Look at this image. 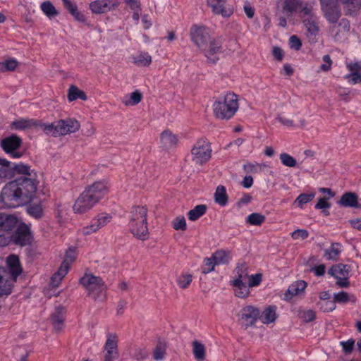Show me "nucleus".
<instances>
[{
    "label": "nucleus",
    "instance_id": "1",
    "mask_svg": "<svg viewBox=\"0 0 361 361\" xmlns=\"http://www.w3.org/2000/svg\"><path fill=\"white\" fill-rule=\"evenodd\" d=\"M36 173L31 170V175L20 177L7 183L1 190V202L11 207L26 204L34 198L38 185Z\"/></svg>",
    "mask_w": 361,
    "mask_h": 361
},
{
    "label": "nucleus",
    "instance_id": "2",
    "mask_svg": "<svg viewBox=\"0 0 361 361\" xmlns=\"http://www.w3.org/2000/svg\"><path fill=\"white\" fill-rule=\"evenodd\" d=\"M190 36L193 43L203 51L209 63L215 64L219 61L216 55L221 52V39H212L207 27L197 25L191 27Z\"/></svg>",
    "mask_w": 361,
    "mask_h": 361
},
{
    "label": "nucleus",
    "instance_id": "3",
    "mask_svg": "<svg viewBox=\"0 0 361 361\" xmlns=\"http://www.w3.org/2000/svg\"><path fill=\"white\" fill-rule=\"evenodd\" d=\"M105 180H97L89 185L75 200L73 209L75 213L84 214L91 209L107 193Z\"/></svg>",
    "mask_w": 361,
    "mask_h": 361
},
{
    "label": "nucleus",
    "instance_id": "4",
    "mask_svg": "<svg viewBox=\"0 0 361 361\" xmlns=\"http://www.w3.org/2000/svg\"><path fill=\"white\" fill-rule=\"evenodd\" d=\"M34 241V235L31 230V225L27 224L21 220L18 226L8 235H0V246L5 247L13 245L23 247L30 246Z\"/></svg>",
    "mask_w": 361,
    "mask_h": 361
},
{
    "label": "nucleus",
    "instance_id": "5",
    "mask_svg": "<svg viewBox=\"0 0 361 361\" xmlns=\"http://www.w3.org/2000/svg\"><path fill=\"white\" fill-rule=\"evenodd\" d=\"M214 113L219 119H230L238 109L237 94L227 93L221 100L216 101L213 104Z\"/></svg>",
    "mask_w": 361,
    "mask_h": 361
},
{
    "label": "nucleus",
    "instance_id": "6",
    "mask_svg": "<svg viewBox=\"0 0 361 361\" xmlns=\"http://www.w3.org/2000/svg\"><path fill=\"white\" fill-rule=\"evenodd\" d=\"M0 180L13 178L16 175H31L30 166L23 163L11 164L0 158Z\"/></svg>",
    "mask_w": 361,
    "mask_h": 361
},
{
    "label": "nucleus",
    "instance_id": "7",
    "mask_svg": "<svg viewBox=\"0 0 361 361\" xmlns=\"http://www.w3.org/2000/svg\"><path fill=\"white\" fill-rule=\"evenodd\" d=\"M80 283L87 291L88 295L94 300L97 299L98 294L107 289L105 282L99 276L93 274H85L80 279Z\"/></svg>",
    "mask_w": 361,
    "mask_h": 361
},
{
    "label": "nucleus",
    "instance_id": "8",
    "mask_svg": "<svg viewBox=\"0 0 361 361\" xmlns=\"http://www.w3.org/2000/svg\"><path fill=\"white\" fill-rule=\"evenodd\" d=\"M212 148L206 139H199L191 149L192 161L202 165L211 158Z\"/></svg>",
    "mask_w": 361,
    "mask_h": 361
},
{
    "label": "nucleus",
    "instance_id": "9",
    "mask_svg": "<svg viewBox=\"0 0 361 361\" xmlns=\"http://www.w3.org/2000/svg\"><path fill=\"white\" fill-rule=\"evenodd\" d=\"M321 9L325 18L331 24H335L341 16L338 0H319Z\"/></svg>",
    "mask_w": 361,
    "mask_h": 361
},
{
    "label": "nucleus",
    "instance_id": "10",
    "mask_svg": "<svg viewBox=\"0 0 361 361\" xmlns=\"http://www.w3.org/2000/svg\"><path fill=\"white\" fill-rule=\"evenodd\" d=\"M22 139L16 135H11L1 140V147L3 150L11 155L13 158H20L23 155V152L18 151L22 146Z\"/></svg>",
    "mask_w": 361,
    "mask_h": 361
},
{
    "label": "nucleus",
    "instance_id": "11",
    "mask_svg": "<svg viewBox=\"0 0 361 361\" xmlns=\"http://www.w3.org/2000/svg\"><path fill=\"white\" fill-rule=\"evenodd\" d=\"M260 316V311L258 308L248 305L244 307L240 312L239 322L242 326L247 329L248 327L253 326Z\"/></svg>",
    "mask_w": 361,
    "mask_h": 361
},
{
    "label": "nucleus",
    "instance_id": "12",
    "mask_svg": "<svg viewBox=\"0 0 361 361\" xmlns=\"http://www.w3.org/2000/svg\"><path fill=\"white\" fill-rule=\"evenodd\" d=\"M20 221L16 215L0 213V235H8Z\"/></svg>",
    "mask_w": 361,
    "mask_h": 361
},
{
    "label": "nucleus",
    "instance_id": "13",
    "mask_svg": "<svg viewBox=\"0 0 361 361\" xmlns=\"http://www.w3.org/2000/svg\"><path fill=\"white\" fill-rule=\"evenodd\" d=\"M111 216L106 214H100L95 217L90 225L83 227L82 233L87 235L99 231L106 226L111 220Z\"/></svg>",
    "mask_w": 361,
    "mask_h": 361
},
{
    "label": "nucleus",
    "instance_id": "14",
    "mask_svg": "<svg viewBox=\"0 0 361 361\" xmlns=\"http://www.w3.org/2000/svg\"><path fill=\"white\" fill-rule=\"evenodd\" d=\"M118 4L117 0H96L90 4V8L92 13L100 14L114 10Z\"/></svg>",
    "mask_w": 361,
    "mask_h": 361
},
{
    "label": "nucleus",
    "instance_id": "15",
    "mask_svg": "<svg viewBox=\"0 0 361 361\" xmlns=\"http://www.w3.org/2000/svg\"><path fill=\"white\" fill-rule=\"evenodd\" d=\"M56 128L59 135H65L78 131L80 125L76 119L68 118L58 121Z\"/></svg>",
    "mask_w": 361,
    "mask_h": 361
},
{
    "label": "nucleus",
    "instance_id": "16",
    "mask_svg": "<svg viewBox=\"0 0 361 361\" xmlns=\"http://www.w3.org/2000/svg\"><path fill=\"white\" fill-rule=\"evenodd\" d=\"M207 3L215 14L229 17L233 13L232 8L226 6V0H207Z\"/></svg>",
    "mask_w": 361,
    "mask_h": 361
},
{
    "label": "nucleus",
    "instance_id": "17",
    "mask_svg": "<svg viewBox=\"0 0 361 361\" xmlns=\"http://www.w3.org/2000/svg\"><path fill=\"white\" fill-rule=\"evenodd\" d=\"M337 204L343 207L361 209V203L358 202V196L353 192L343 193Z\"/></svg>",
    "mask_w": 361,
    "mask_h": 361
},
{
    "label": "nucleus",
    "instance_id": "18",
    "mask_svg": "<svg viewBox=\"0 0 361 361\" xmlns=\"http://www.w3.org/2000/svg\"><path fill=\"white\" fill-rule=\"evenodd\" d=\"M148 209L146 206H134L130 211L129 226L136 227V221H147Z\"/></svg>",
    "mask_w": 361,
    "mask_h": 361
},
{
    "label": "nucleus",
    "instance_id": "19",
    "mask_svg": "<svg viewBox=\"0 0 361 361\" xmlns=\"http://www.w3.org/2000/svg\"><path fill=\"white\" fill-rule=\"evenodd\" d=\"M117 336L114 334H109L105 343V350L106 353L104 359L106 361H112L113 359L118 357L117 352Z\"/></svg>",
    "mask_w": 361,
    "mask_h": 361
},
{
    "label": "nucleus",
    "instance_id": "20",
    "mask_svg": "<svg viewBox=\"0 0 361 361\" xmlns=\"http://www.w3.org/2000/svg\"><path fill=\"white\" fill-rule=\"evenodd\" d=\"M161 147L165 149H172L176 147L178 139L176 135L170 130H164L160 135Z\"/></svg>",
    "mask_w": 361,
    "mask_h": 361
},
{
    "label": "nucleus",
    "instance_id": "21",
    "mask_svg": "<svg viewBox=\"0 0 361 361\" xmlns=\"http://www.w3.org/2000/svg\"><path fill=\"white\" fill-rule=\"evenodd\" d=\"M66 312V308L61 305H59L56 307L55 312L51 316L54 329L57 332L61 331L64 326L63 322Z\"/></svg>",
    "mask_w": 361,
    "mask_h": 361
},
{
    "label": "nucleus",
    "instance_id": "22",
    "mask_svg": "<svg viewBox=\"0 0 361 361\" xmlns=\"http://www.w3.org/2000/svg\"><path fill=\"white\" fill-rule=\"evenodd\" d=\"M307 287V283L305 281L300 280L295 281L289 286L287 291L284 294L286 300H290L293 296L302 293Z\"/></svg>",
    "mask_w": 361,
    "mask_h": 361
},
{
    "label": "nucleus",
    "instance_id": "23",
    "mask_svg": "<svg viewBox=\"0 0 361 361\" xmlns=\"http://www.w3.org/2000/svg\"><path fill=\"white\" fill-rule=\"evenodd\" d=\"M136 227L129 226L131 233L140 240H145L149 236L147 221H136Z\"/></svg>",
    "mask_w": 361,
    "mask_h": 361
},
{
    "label": "nucleus",
    "instance_id": "24",
    "mask_svg": "<svg viewBox=\"0 0 361 361\" xmlns=\"http://www.w3.org/2000/svg\"><path fill=\"white\" fill-rule=\"evenodd\" d=\"M136 227L129 226L131 233L140 240H145L149 236L147 221H136Z\"/></svg>",
    "mask_w": 361,
    "mask_h": 361
},
{
    "label": "nucleus",
    "instance_id": "25",
    "mask_svg": "<svg viewBox=\"0 0 361 361\" xmlns=\"http://www.w3.org/2000/svg\"><path fill=\"white\" fill-rule=\"evenodd\" d=\"M350 266L348 264H338L332 266L328 271L329 274L337 279L341 278L348 279Z\"/></svg>",
    "mask_w": 361,
    "mask_h": 361
},
{
    "label": "nucleus",
    "instance_id": "26",
    "mask_svg": "<svg viewBox=\"0 0 361 361\" xmlns=\"http://www.w3.org/2000/svg\"><path fill=\"white\" fill-rule=\"evenodd\" d=\"M7 264L10 268L11 274L14 278L13 282H15L17 277L22 273V268L18 257L15 255L8 256L7 258Z\"/></svg>",
    "mask_w": 361,
    "mask_h": 361
},
{
    "label": "nucleus",
    "instance_id": "27",
    "mask_svg": "<svg viewBox=\"0 0 361 361\" xmlns=\"http://www.w3.org/2000/svg\"><path fill=\"white\" fill-rule=\"evenodd\" d=\"M231 284L235 288V295L240 298H246L250 294V286L245 281H231Z\"/></svg>",
    "mask_w": 361,
    "mask_h": 361
},
{
    "label": "nucleus",
    "instance_id": "28",
    "mask_svg": "<svg viewBox=\"0 0 361 361\" xmlns=\"http://www.w3.org/2000/svg\"><path fill=\"white\" fill-rule=\"evenodd\" d=\"M212 256L216 265L228 264L231 259V252L225 250H218Z\"/></svg>",
    "mask_w": 361,
    "mask_h": 361
},
{
    "label": "nucleus",
    "instance_id": "29",
    "mask_svg": "<svg viewBox=\"0 0 361 361\" xmlns=\"http://www.w3.org/2000/svg\"><path fill=\"white\" fill-rule=\"evenodd\" d=\"M35 119L20 118L13 121L11 124V127L16 130H25L35 128L37 123Z\"/></svg>",
    "mask_w": 361,
    "mask_h": 361
},
{
    "label": "nucleus",
    "instance_id": "30",
    "mask_svg": "<svg viewBox=\"0 0 361 361\" xmlns=\"http://www.w3.org/2000/svg\"><path fill=\"white\" fill-rule=\"evenodd\" d=\"M68 100L71 102L76 99H81L82 101H86L87 99V97L85 92L81 90H80L77 86L74 85H71L68 90L67 94Z\"/></svg>",
    "mask_w": 361,
    "mask_h": 361
},
{
    "label": "nucleus",
    "instance_id": "31",
    "mask_svg": "<svg viewBox=\"0 0 361 361\" xmlns=\"http://www.w3.org/2000/svg\"><path fill=\"white\" fill-rule=\"evenodd\" d=\"M68 271V264L66 262L61 264L59 270L51 276V285L53 287H58Z\"/></svg>",
    "mask_w": 361,
    "mask_h": 361
},
{
    "label": "nucleus",
    "instance_id": "32",
    "mask_svg": "<svg viewBox=\"0 0 361 361\" xmlns=\"http://www.w3.org/2000/svg\"><path fill=\"white\" fill-rule=\"evenodd\" d=\"M214 197L216 204L221 207L226 206L228 202V196L226 193V188L221 185L217 186Z\"/></svg>",
    "mask_w": 361,
    "mask_h": 361
},
{
    "label": "nucleus",
    "instance_id": "33",
    "mask_svg": "<svg viewBox=\"0 0 361 361\" xmlns=\"http://www.w3.org/2000/svg\"><path fill=\"white\" fill-rule=\"evenodd\" d=\"M3 270L1 267H0V298L1 297H7L12 293V289L13 286V282L4 279L1 275Z\"/></svg>",
    "mask_w": 361,
    "mask_h": 361
},
{
    "label": "nucleus",
    "instance_id": "34",
    "mask_svg": "<svg viewBox=\"0 0 361 361\" xmlns=\"http://www.w3.org/2000/svg\"><path fill=\"white\" fill-rule=\"evenodd\" d=\"M192 353L197 361H204L206 357V349L201 342L195 340L192 343Z\"/></svg>",
    "mask_w": 361,
    "mask_h": 361
},
{
    "label": "nucleus",
    "instance_id": "35",
    "mask_svg": "<svg viewBox=\"0 0 361 361\" xmlns=\"http://www.w3.org/2000/svg\"><path fill=\"white\" fill-rule=\"evenodd\" d=\"M235 279L231 281H245L249 277L248 267L245 263L239 264L234 270Z\"/></svg>",
    "mask_w": 361,
    "mask_h": 361
},
{
    "label": "nucleus",
    "instance_id": "36",
    "mask_svg": "<svg viewBox=\"0 0 361 361\" xmlns=\"http://www.w3.org/2000/svg\"><path fill=\"white\" fill-rule=\"evenodd\" d=\"M207 209V205L198 204L188 212V218L190 221H195L202 216L206 213Z\"/></svg>",
    "mask_w": 361,
    "mask_h": 361
},
{
    "label": "nucleus",
    "instance_id": "37",
    "mask_svg": "<svg viewBox=\"0 0 361 361\" xmlns=\"http://www.w3.org/2000/svg\"><path fill=\"white\" fill-rule=\"evenodd\" d=\"M36 126L35 128H41L46 133L49 134L51 133L54 136L59 135L57 133V121L56 123H44L39 120L36 121Z\"/></svg>",
    "mask_w": 361,
    "mask_h": 361
},
{
    "label": "nucleus",
    "instance_id": "38",
    "mask_svg": "<svg viewBox=\"0 0 361 361\" xmlns=\"http://www.w3.org/2000/svg\"><path fill=\"white\" fill-rule=\"evenodd\" d=\"M276 307L269 306L263 311L262 319L264 324H270L276 319Z\"/></svg>",
    "mask_w": 361,
    "mask_h": 361
},
{
    "label": "nucleus",
    "instance_id": "39",
    "mask_svg": "<svg viewBox=\"0 0 361 361\" xmlns=\"http://www.w3.org/2000/svg\"><path fill=\"white\" fill-rule=\"evenodd\" d=\"M133 59V63L139 66H148L152 63V56L147 52H140Z\"/></svg>",
    "mask_w": 361,
    "mask_h": 361
},
{
    "label": "nucleus",
    "instance_id": "40",
    "mask_svg": "<svg viewBox=\"0 0 361 361\" xmlns=\"http://www.w3.org/2000/svg\"><path fill=\"white\" fill-rule=\"evenodd\" d=\"M27 212L30 216L37 219H41L43 215V208L40 204H32L27 207Z\"/></svg>",
    "mask_w": 361,
    "mask_h": 361
},
{
    "label": "nucleus",
    "instance_id": "41",
    "mask_svg": "<svg viewBox=\"0 0 361 361\" xmlns=\"http://www.w3.org/2000/svg\"><path fill=\"white\" fill-rule=\"evenodd\" d=\"M40 8L43 13L49 18L56 16L59 14L54 6L49 1L42 2Z\"/></svg>",
    "mask_w": 361,
    "mask_h": 361
},
{
    "label": "nucleus",
    "instance_id": "42",
    "mask_svg": "<svg viewBox=\"0 0 361 361\" xmlns=\"http://www.w3.org/2000/svg\"><path fill=\"white\" fill-rule=\"evenodd\" d=\"M302 6V2L300 0H285L283 9L292 13L301 8Z\"/></svg>",
    "mask_w": 361,
    "mask_h": 361
},
{
    "label": "nucleus",
    "instance_id": "43",
    "mask_svg": "<svg viewBox=\"0 0 361 361\" xmlns=\"http://www.w3.org/2000/svg\"><path fill=\"white\" fill-rule=\"evenodd\" d=\"M265 216L259 213H252L246 219V222L253 226H260L265 221Z\"/></svg>",
    "mask_w": 361,
    "mask_h": 361
},
{
    "label": "nucleus",
    "instance_id": "44",
    "mask_svg": "<svg viewBox=\"0 0 361 361\" xmlns=\"http://www.w3.org/2000/svg\"><path fill=\"white\" fill-rule=\"evenodd\" d=\"M279 159L281 164L285 166L293 168L297 166L296 159L288 153L283 152L280 154Z\"/></svg>",
    "mask_w": 361,
    "mask_h": 361
},
{
    "label": "nucleus",
    "instance_id": "45",
    "mask_svg": "<svg viewBox=\"0 0 361 361\" xmlns=\"http://www.w3.org/2000/svg\"><path fill=\"white\" fill-rule=\"evenodd\" d=\"M298 317L305 323L314 321L316 319V313L312 310H299Z\"/></svg>",
    "mask_w": 361,
    "mask_h": 361
},
{
    "label": "nucleus",
    "instance_id": "46",
    "mask_svg": "<svg viewBox=\"0 0 361 361\" xmlns=\"http://www.w3.org/2000/svg\"><path fill=\"white\" fill-rule=\"evenodd\" d=\"M166 343H164L163 342H159L154 350V353H153L154 359L156 360H163L164 358V355L166 354Z\"/></svg>",
    "mask_w": 361,
    "mask_h": 361
},
{
    "label": "nucleus",
    "instance_id": "47",
    "mask_svg": "<svg viewBox=\"0 0 361 361\" xmlns=\"http://www.w3.org/2000/svg\"><path fill=\"white\" fill-rule=\"evenodd\" d=\"M192 281V275L189 274H181L177 279L178 286L182 289L187 288Z\"/></svg>",
    "mask_w": 361,
    "mask_h": 361
},
{
    "label": "nucleus",
    "instance_id": "48",
    "mask_svg": "<svg viewBox=\"0 0 361 361\" xmlns=\"http://www.w3.org/2000/svg\"><path fill=\"white\" fill-rule=\"evenodd\" d=\"M314 192H311L309 194L302 193L296 198L295 202L298 204V207H302L303 204L311 202L314 199Z\"/></svg>",
    "mask_w": 361,
    "mask_h": 361
},
{
    "label": "nucleus",
    "instance_id": "49",
    "mask_svg": "<svg viewBox=\"0 0 361 361\" xmlns=\"http://www.w3.org/2000/svg\"><path fill=\"white\" fill-rule=\"evenodd\" d=\"M317 305L324 312H331L335 310L336 307L334 300L319 301L317 303Z\"/></svg>",
    "mask_w": 361,
    "mask_h": 361
},
{
    "label": "nucleus",
    "instance_id": "50",
    "mask_svg": "<svg viewBox=\"0 0 361 361\" xmlns=\"http://www.w3.org/2000/svg\"><path fill=\"white\" fill-rule=\"evenodd\" d=\"M216 263L213 259L212 256L209 258H206L204 261V264L202 267V272L204 274H209L214 270Z\"/></svg>",
    "mask_w": 361,
    "mask_h": 361
},
{
    "label": "nucleus",
    "instance_id": "51",
    "mask_svg": "<svg viewBox=\"0 0 361 361\" xmlns=\"http://www.w3.org/2000/svg\"><path fill=\"white\" fill-rule=\"evenodd\" d=\"M173 228L176 231H185L187 229L186 221L184 216H177L173 221Z\"/></svg>",
    "mask_w": 361,
    "mask_h": 361
},
{
    "label": "nucleus",
    "instance_id": "52",
    "mask_svg": "<svg viewBox=\"0 0 361 361\" xmlns=\"http://www.w3.org/2000/svg\"><path fill=\"white\" fill-rule=\"evenodd\" d=\"M142 99V94L140 91L135 90L130 94V100L126 102V105L135 106L139 104Z\"/></svg>",
    "mask_w": 361,
    "mask_h": 361
},
{
    "label": "nucleus",
    "instance_id": "53",
    "mask_svg": "<svg viewBox=\"0 0 361 361\" xmlns=\"http://www.w3.org/2000/svg\"><path fill=\"white\" fill-rule=\"evenodd\" d=\"M305 25L307 32L312 36H316L319 32V27L313 20H307L305 21Z\"/></svg>",
    "mask_w": 361,
    "mask_h": 361
},
{
    "label": "nucleus",
    "instance_id": "54",
    "mask_svg": "<svg viewBox=\"0 0 361 361\" xmlns=\"http://www.w3.org/2000/svg\"><path fill=\"white\" fill-rule=\"evenodd\" d=\"M18 66V61L15 59L6 60L3 63H1V71H13L16 69Z\"/></svg>",
    "mask_w": 361,
    "mask_h": 361
},
{
    "label": "nucleus",
    "instance_id": "55",
    "mask_svg": "<svg viewBox=\"0 0 361 361\" xmlns=\"http://www.w3.org/2000/svg\"><path fill=\"white\" fill-rule=\"evenodd\" d=\"M262 280V274H255L254 275H249L247 278L248 285L250 288L257 286L260 284Z\"/></svg>",
    "mask_w": 361,
    "mask_h": 361
},
{
    "label": "nucleus",
    "instance_id": "56",
    "mask_svg": "<svg viewBox=\"0 0 361 361\" xmlns=\"http://www.w3.org/2000/svg\"><path fill=\"white\" fill-rule=\"evenodd\" d=\"M341 2L346 5L345 8V15H352L358 8L353 5V0H340Z\"/></svg>",
    "mask_w": 361,
    "mask_h": 361
},
{
    "label": "nucleus",
    "instance_id": "57",
    "mask_svg": "<svg viewBox=\"0 0 361 361\" xmlns=\"http://www.w3.org/2000/svg\"><path fill=\"white\" fill-rule=\"evenodd\" d=\"M334 299L335 302L345 303L349 300V295L345 291H341L334 294Z\"/></svg>",
    "mask_w": 361,
    "mask_h": 361
},
{
    "label": "nucleus",
    "instance_id": "58",
    "mask_svg": "<svg viewBox=\"0 0 361 361\" xmlns=\"http://www.w3.org/2000/svg\"><path fill=\"white\" fill-rule=\"evenodd\" d=\"M309 236V233L305 229H297L291 233V237L294 240L306 239Z\"/></svg>",
    "mask_w": 361,
    "mask_h": 361
},
{
    "label": "nucleus",
    "instance_id": "59",
    "mask_svg": "<svg viewBox=\"0 0 361 361\" xmlns=\"http://www.w3.org/2000/svg\"><path fill=\"white\" fill-rule=\"evenodd\" d=\"M341 345L343 347V350L345 354H350L355 345V340L353 338L348 339L347 341L341 342Z\"/></svg>",
    "mask_w": 361,
    "mask_h": 361
},
{
    "label": "nucleus",
    "instance_id": "60",
    "mask_svg": "<svg viewBox=\"0 0 361 361\" xmlns=\"http://www.w3.org/2000/svg\"><path fill=\"white\" fill-rule=\"evenodd\" d=\"M334 244L331 245L330 249H327L325 250V257H326L329 259H336L340 252V251L335 248Z\"/></svg>",
    "mask_w": 361,
    "mask_h": 361
},
{
    "label": "nucleus",
    "instance_id": "61",
    "mask_svg": "<svg viewBox=\"0 0 361 361\" xmlns=\"http://www.w3.org/2000/svg\"><path fill=\"white\" fill-rule=\"evenodd\" d=\"M324 63L320 66V70L324 72H327L331 68L332 61L330 56L326 54L323 56Z\"/></svg>",
    "mask_w": 361,
    "mask_h": 361
},
{
    "label": "nucleus",
    "instance_id": "62",
    "mask_svg": "<svg viewBox=\"0 0 361 361\" xmlns=\"http://www.w3.org/2000/svg\"><path fill=\"white\" fill-rule=\"evenodd\" d=\"M289 44L290 47L295 50L300 49L302 47V42L296 35H293L290 37Z\"/></svg>",
    "mask_w": 361,
    "mask_h": 361
},
{
    "label": "nucleus",
    "instance_id": "63",
    "mask_svg": "<svg viewBox=\"0 0 361 361\" xmlns=\"http://www.w3.org/2000/svg\"><path fill=\"white\" fill-rule=\"evenodd\" d=\"M331 207V204L328 202V198L326 197H321L319 198L317 203L315 204V209H323L329 208Z\"/></svg>",
    "mask_w": 361,
    "mask_h": 361
},
{
    "label": "nucleus",
    "instance_id": "64",
    "mask_svg": "<svg viewBox=\"0 0 361 361\" xmlns=\"http://www.w3.org/2000/svg\"><path fill=\"white\" fill-rule=\"evenodd\" d=\"M276 119L283 126L287 127H294V122L292 119L285 117L281 114H279Z\"/></svg>",
    "mask_w": 361,
    "mask_h": 361
}]
</instances>
